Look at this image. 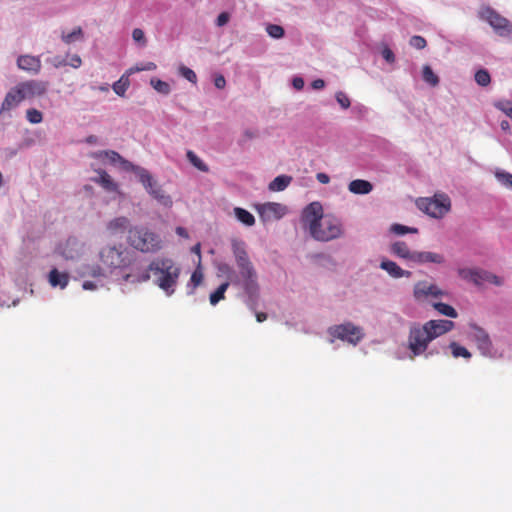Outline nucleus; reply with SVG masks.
Instances as JSON below:
<instances>
[{"instance_id":"f257e3e1","label":"nucleus","mask_w":512,"mask_h":512,"mask_svg":"<svg viewBox=\"0 0 512 512\" xmlns=\"http://www.w3.org/2000/svg\"><path fill=\"white\" fill-rule=\"evenodd\" d=\"M180 273L181 268L173 259L158 257L150 262L147 269L142 271L132 269L123 274L122 279L127 283H143L147 282L152 275L154 283L166 295L171 296L175 292Z\"/></svg>"},{"instance_id":"f03ea898","label":"nucleus","mask_w":512,"mask_h":512,"mask_svg":"<svg viewBox=\"0 0 512 512\" xmlns=\"http://www.w3.org/2000/svg\"><path fill=\"white\" fill-rule=\"evenodd\" d=\"M302 219L313 239L328 242L343 235V224L332 214H324L320 202H312L305 207Z\"/></svg>"},{"instance_id":"7ed1b4c3","label":"nucleus","mask_w":512,"mask_h":512,"mask_svg":"<svg viewBox=\"0 0 512 512\" xmlns=\"http://www.w3.org/2000/svg\"><path fill=\"white\" fill-rule=\"evenodd\" d=\"M232 252L235 257L239 275L235 277V279H232L231 282L234 285H241L248 296L246 303L248 307L254 311L259 297L257 272L249 259L244 241L234 239L232 241Z\"/></svg>"},{"instance_id":"20e7f679","label":"nucleus","mask_w":512,"mask_h":512,"mask_svg":"<svg viewBox=\"0 0 512 512\" xmlns=\"http://www.w3.org/2000/svg\"><path fill=\"white\" fill-rule=\"evenodd\" d=\"M100 263L109 274L125 271L135 262V255L122 244L106 245L99 251Z\"/></svg>"},{"instance_id":"39448f33","label":"nucleus","mask_w":512,"mask_h":512,"mask_svg":"<svg viewBox=\"0 0 512 512\" xmlns=\"http://www.w3.org/2000/svg\"><path fill=\"white\" fill-rule=\"evenodd\" d=\"M128 244L142 253H156L162 248L159 234L145 226H134L128 230Z\"/></svg>"},{"instance_id":"423d86ee","label":"nucleus","mask_w":512,"mask_h":512,"mask_svg":"<svg viewBox=\"0 0 512 512\" xmlns=\"http://www.w3.org/2000/svg\"><path fill=\"white\" fill-rule=\"evenodd\" d=\"M431 342L432 337L429 336L428 331L425 329L424 325L413 323L410 326L407 339V348L410 352V359L424 355Z\"/></svg>"},{"instance_id":"0eeeda50","label":"nucleus","mask_w":512,"mask_h":512,"mask_svg":"<svg viewBox=\"0 0 512 512\" xmlns=\"http://www.w3.org/2000/svg\"><path fill=\"white\" fill-rule=\"evenodd\" d=\"M133 171L138 176L139 181L145 190L161 205L165 207L172 206V198L165 193L162 187L154 180L148 170L141 167H133Z\"/></svg>"},{"instance_id":"6e6552de","label":"nucleus","mask_w":512,"mask_h":512,"mask_svg":"<svg viewBox=\"0 0 512 512\" xmlns=\"http://www.w3.org/2000/svg\"><path fill=\"white\" fill-rule=\"evenodd\" d=\"M417 206L428 215L441 218L450 210L451 202L447 195L439 194L433 198H420L417 201Z\"/></svg>"},{"instance_id":"1a4fd4ad","label":"nucleus","mask_w":512,"mask_h":512,"mask_svg":"<svg viewBox=\"0 0 512 512\" xmlns=\"http://www.w3.org/2000/svg\"><path fill=\"white\" fill-rule=\"evenodd\" d=\"M328 334L335 339L348 342L352 345H357L364 338L363 329L352 322L333 325L328 328Z\"/></svg>"},{"instance_id":"9d476101","label":"nucleus","mask_w":512,"mask_h":512,"mask_svg":"<svg viewBox=\"0 0 512 512\" xmlns=\"http://www.w3.org/2000/svg\"><path fill=\"white\" fill-rule=\"evenodd\" d=\"M447 293L437 285L426 280L418 281L413 288V296L417 302H432V299L441 298Z\"/></svg>"},{"instance_id":"9b49d317","label":"nucleus","mask_w":512,"mask_h":512,"mask_svg":"<svg viewBox=\"0 0 512 512\" xmlns=\"http://www.w3.org/2000/svg\"><path fill=\"white\" fill-rule=\"evenodd\" d=\"M482 18L490 24L499 36L507 37L511 34L512 25L509 20L494 9L490 7L485 8L482 11Z\"/></svg>"},{"instance_id":"f8f14e48","label":"nucleus","mask_w":512,"mask_h":512,"mask_svg":"<svg viewBox=\"0 0 512 512\" xmlns=\"http://www.w3.org/2000/svg\"><path fill=\"white\" fill-rule=\"evenodd\" d=\"M25 100L42 97L48 91L49 83L42 80H27L18 83Z\"/></svg>"},{"instance_id":"ddd939ff","label":"nucleus","mask_w":512,"mask_h":512,"mask_svg":"<svg viewBox=\"0 0 512 512\" xmlns=\"http://www.w3.org/2000/svg\"><path fill=\"white\" fill-rule=\"evenodd\" d=\"M83 244L75 237H69L60 244L57 252L66 260H75L81 256Z\"/></svg>"},{"instance_id":"4468645a","label":"nucleus","mask_w":512,"mask_h":512,"mask_svg":"<svg viewBox=\"0 0 512 512\" xmlns=\"http://www.w3.org/2000/svg\"><path fill=\"white\" fill-rule=\"evenodd\" d=\"M423 325L428 331L429 336L432 337V341L451 331L455 326L453 321L443 319L429 320Z\"/></svg>"},{"instance_id":"2eb2a0df","label":"nucleus","mask_w":512,"mask_h":512,"mask_svg":"<svg viewBox=\"0 0 512 512\" xmlns=\"http://www.w3.org/2000/svg\"><path fill=\"white\" fill-rule=\"evenodd\" d=\"M472 339L476 342V345L478 349L480 350L481 354L484 356L491 355L492 351V342L490 340V337L488 333L481 327L477 325H472Z\"/></svg>"},{"instance_id":"dca6fc26","label":"nucleus","mask_w":512,"mask_h":512,"mask_svg":"<svg viewBox=\"0 0 512 512\" xmlns=\"http://www.w3.org/2000/svg\"><path fill=\"white\" fill-rule=\"evenodd\" d=\"M23 101H25L24 96L17 84L14 87H12L5 95V98L0 108V115H2L5 112H9L12 109H15Z\"/></svg>"},{"instance_id":"f3484780","label":"nucleus","mask_w":512,"mask_h":512,"mask_svg":"<svg viewBox=\"0 0 512 512\" xmlns=\"http://www.w3.org/2000/svg\"><path fill=\"white\" fill-rule=\"evenodd\" d=\"M19 69L32 74H37L41 70V61L38 57L31 55H22L17 59Z\"/></svg>"},{"instance_id":"a211bd4d","label":"nucleus","mask_w":512,"mask_h":512,"mask_svg":"<svg viewBox=\"0 0 512 512\" xmlns=\"http://www.w3.org/2000/svg\"><path fill=\"white\" fill-rule=\"evenodd\" d=\"M390 252L403 260H406L410 263H413L414 255L416 251H412L406 242L404 241H396L391 244Z\"/></svg>"},{"instance_id":"6ab92c4d","label":"nucleus","mask_w":512,"mask_h":512,"mask_svg":"<svg viewBox=\"0 0 512 512\" xmlns=\"http://www.w3.org/2000/svg\"><path fill=\"white\" fill-rule=\"evenodd\" d=\"M445 258L440 253L430 252V251H416L414 255V264H426V263H435L442 264L444 263Z\"/></svg>"},{"instance_id":"aec40b11","label":"nucleus","mask_w":512,"mask_h":512,"mask_svg":"<svg viewBox=\"0 0 512 512\" xmlns=\"http://www.w3.org/2000/svg\"><path fill=\"white\" fill-rule=\"evenodd\" d=\"M380 268L385 270L393 278L410 277L411 272L403 270L396 262L384 259L380 263Z\"/></svg>"},{"instance_id":"412c9836","label":"nucleus","mask_w":512,"mask_h":512,"mask_svg":"<svg viewBox=\"0 0 512 512\" xmlns=\"http://www.w3.org/2000/svg\"><path fill=\"white\" fill-rule=\"evenodd\" d=\"M48 280L52 287L59 286L63 289L69 283V274L66 272H59L56 268H53L49 272Z\"/></svg>"},{"instance_id":"4be33fe9","label":"nucleus","mask_w":512,"mask_h":512,"mask_svg":"<svg viewBox=\"0 0 512 512\" xmlns=\"http://www.w3.org/2000/svg\"><path fill=\"white\" fill-rule=\"evenodd\" d=\"M348 189L353 194L365 195L373 190V185L367 180L356 179L349 183Z\"/></svg>"},{"instance_id":"5701e85b","label":"nucleus","mask_w":512,"mask_h":512,"mask_svg":"<svg viewBox=\"0 0 512 512\" xmlns=\"http://www.w3.org/2000/svg\"><path fill=\"white\" fill-rule=\"evenodd\" d=\"M93 181L101 185L105 190L109 192H114L118 188L117 184L113 181L111 176L104 170H99L98 177L94 178Z\"/></svg>"},{"instance_id":"b1692460","label":"nucleus","mask_w":512,"mask_h":512,"mask_svg":"<svg viewBox=\"0 0 512 512\" xmlns=\"http://www.w3.org/2000/svg\"><path fill=\"white\" fill-rule=\"evenodd\" d=\"M97 156L105 157L112 164L119 163L124 168H129L130 166H132V164L129 161L125 160L118 152L113 150L102 151L98 153Z\"/></svg>"},{"instance_id":"393cba45","label":"nucleus","mask_w":512,"mask_h":512,"mask_svg":"<svg viewBox=\"0 0 512 512\" xmlns=\"http://www.w3.org/2000/svg\"><path fill=\"white\" fill-rule=\"evenodd\" d=\"M131 74H128V70L126 71L125 74H123L119 80H117L113 85H112V89L113 91L118 95V96H125V93L127 91V89L129 88L130 86V80H129V76Z\"/></svg>"},{"instance_id":"a878e982","label":"nucleus","mask_w":512,"mask_h":512,"mask_svg":"<svg viewBox=\"0 0 512 512\" xmlns=\"http://www.w3.org/2000/svg\"><path fill=\"white\" fill-rule=\"evenodd\" d=\"M291 181H292L291 176H287V175L277 176L273 181L270 182L269 189L271 191H283L284 189H286L289 186Z\"/></svg>"},{"instance_id":"bb28decb","label":"nucleus","mask_w":512,"mask_h":512,"mask_svg":"<svg viewBox=\"0 0 512 512\" xmlns=\"http://www.w3.org/2000/svg\"><path fill=\"white\" fill-rule=\"evenodd\" d=\"M433 308L440 314L450 317V318H457L458 313L457 311L449 304L442 303V302H431Z\"/></svg>"},{"instance_id":"cd10ccee","label":"nucleus","mask_w":512,"mask_h":512,"mask_svg":"<svg viewBox=\"0 0 512 512\" xmlns=\"http://www.w3.org/2000/svg\"><path fill=\"white\" fill-rule=\"evenodd\" d=\"M234 214L236 218L246 226H252L255 223L254 216L244 208H234Z\"/></svg>"},{"instance_id":"c85d7f7f","label":"nucleus","mask_w":512,"mask_h":512,"mask_svg":"<svg viewBox=\"0 0 512 512\" xmlns=\"http://www.w3.org/2000/svg\"><path fill=\"white\" fill-rule=\"evenodd\" d=\"M262 209H263L264 213L272 214L276 218H281L285 214V211H286L285 206H283L282 204H279V203H274V202L264 204Z\"/></svg>"},{"instance_id":"c756f323","label":"nucleus","mask_w":512,"mask_h":512,"mask_svg":"<svg viewBox=\"0 0 512 512\" xmlns=\"http://www.w3.org/2000/svg\"><path fill=\"white\" fill-rule=\"evenodd\" d=\"M85 275L93 277V278H104L107 277L109 272L105 269V267L100 265H91L86 268Z\"/></svg>"},{"instance_id":"7c9ffc66","label":"nucleus","mask_w":512,"mask_h":512,"mask_svg":"<svg viewBox=\"0 0 512 512\" xmlns=\"http://www.w3.org/2000/svg\"><path fill=\"white\" fill-rule=\"evenodd\" d=\"M423 80L429 85L435 87L439 84L438 76L433 72L429 65H424L422 70Z\"/></svg>"},{"instance_id":"2f4dec72","label":"nucleus","mask_w":512,"mask_h":512,"mask_svg":"<svg viewBox=\"0 0 512 512\" xmlns=\"http://www.w3.org/2000/svg\"><path fill=\"white\" fill-rule=\"evenodd\" d=\"M186 156L189 162L198 170L202 172L209 171V167L193 151L188 150Z\"/></svg>"},{"instance_id":"473e14b6","label":"nucleus","mask_w":512,"mask_h":512,"mask_svg":"<svg viewBox=\"0 0 512 512\" xmlns=\"http://www.w3.org/2000/svg\"><path fill=\"white\" fill-rule=\"evenodd\" d=\"M129 224V220L126 217H118L113 220H111L108 223L107 228L110 231L116 232L119 230H124Z\"/></svg>"},{"instance_id":"72a5a7b5","label":"nucleus","mask_w":512,"mask_h":512,"mask_svg":"<svg viewBox=\"0 0 512 512\" xmlns=\"http://www.w3.org/2000/svg\"><path fill=\"white\" fill-rule=\"evenodd\" d=\"M449 347L453 357L455 358L463 357L469 359L471 357V353L465 347L460 346L456 342H451Z\"/></svg>"},{"instance_id":"f704fd0d","label":"nucleus","mask_w":512,"mask_h":512,"mask_svg":"<svg viewBox=\"0 0 512 512\" xmlns=\"http://www.w3.org/2000/svg\"><path fill=\"white\" fill-rule=\"evenodd\" d=\"M229 286V282L222 283L211 295L210 303L216 305L220 300L224 299V294Z\"/></svg>"},{"instance_id":"c9c22d12","label":"nucleus","mask_w":512,"mask_h":512,"mask_svg":"<svg viewBox=\"0 0 512 512\" xmlns=\"http://www.w3.org/2000/svg\"><path fill=\"white\" fill-rule=\"evenodd\" d=\"M150 84L157 92L161 94L167 95L171 91L170 85L160 79L152 78Z\"/></svg>"},{"instance_id":"e433bc0d","label":"nucleus","mask_w":512,"mask_h":512,"mask_svg":"<svg viewBox=\"0 0 512 512\" xmlns=\"http://www.w3.org/2000/svg\"><path fill=\"white\" fill-rule=\"evenodd\" d=\"M26 119L31 124H39L43 120V114L35 108H30L26 111Z\"/></svg>"},{"instance_id":"4c0bfd02","label":"nucleus","mask_w":512,"mask_h":512,"mask_svg":"<svg viewBox=\"0 0 512 512\" xmlns=\"http://www.w3.org/2000/svg\"><path fill=\"white\" fill-rule=\"evenodd\" d=\"M83 36V32H82V29L81 27H77L75 28L72 32L70 33H62V40L66 43V44H70L78 39H81Z\"/></svg>"},{"instance_id":"58836bf2","label":"nucleus","mask_w":512,"mask_h":512,"mask_svg":"<svg viewBox=\"0 0 512 512\" xmlns=\"http://www.w3.org/2000/svg\"><path fill=\"white\" fill-rule=\"evenodd\" d=\"M390 231L396 235H404L407 233H417L418 232L417 228L408 227V226H405L402 224H397V223L393 224L390 227Z\"/></svg>"},{"instance_id":"ea45409f","label":"nucleus","mask_w":512,"mask_h":512,"mask_svg":"<svg viewBox=\"0 0 512 512\" xmlns=\"http://www.w3.org/2000/svg\"><path fill=\"white\" fill-rule=\"evenodd\" d=\"M156 68H157V66L154 62L141 63V64L135 65L134 67L129 68L128 74H133V73L141 72V71H153Z\"/></svg>"},{"instance_id":"a19ab883","label":"nucleus","mask_w":512,"mask_h":512,"mask_svg":"<svg viewBox=\"0 0 512 512\" xmlns=\"http://www.w3.org/2000/svg\"><path fill=\"white\" fill-rule=\"evenodd\" d=\"M266 32L268 33V35L270 37L275 38V39L282 38L285 33L283 27L280 25H276V24H269L266 27Z\"/></svg>"},{"instance_id":"79ce46f5","label":"nucleus","mask_w":512,"mask_h":512,"mask_svg":"<svg viewBox=\"0 0 512 512\" xmlns=\"http://www.w3.org/2000/svg\"><path fill=\"white\" fill-rule=\"evenodd\" d=\"M490 80V75L486 70H478L475 74V81L481 86H487Z\"/></svg>"},{"instance_id":"37998d69","label":"nucleus","mask_w":512,"mask_h":512,"mask_svg":"<svg viewBox=\"0 0 512 512\" xmlns=\"http://www.w3.org/2000/svg\"><path fill=\"white\" fill-rule=\"evenodd\" d=\"M484 275V283L485 282H488V283H491V284H494L496 286H501L503 284V279L489 271H486L485 270V273H483Z\"/></svg>"},{"instance_id":"c03bdc74","label":"nucleus","mask_w":512,"mask_h":512,"mask_svg":"<svg viewBox=\"0 0 512 512\" xmlns=\"http://www.w3.org/2000/svg\"><path fill=\"white\" fill-rule=\"evenodd\" d=\"M409 43L412 47L418 50L424 49L427 45L425 38L418 35L412 36Z\"/></svg>"},{"instance_id":"a18cd8bd","label":"nucleus","mask_w":512,"mask_h":512,"mask_svg":"<svg viewBox=\"0 0 512 512\" xmlns=\"http://www.w3.org/2000/svg\"><path fill=\"white\" fill-rule=\"evenodd\" d=\"M336 101L343 109H348L351 105L349 97L342 91H339L335 95Z\"/></svg>"},{"instance_id":"49530a36","label":"nucleus","mask_w":512,"mask_h":512,"mask_svg":"<svg viewBox=\"0 0 512 512\" xmlns=\"http://www.w3.org/2000/svg\"><path fill=\"white\" fill-rule=\"evenodd\" d=\"M132 38L135 42L140 43L142 46H145L147 43L145 34H144L143 30L140 28H135L132 31Z\"/></svg>"},{"instance_id":"de8ad7c7","label":"nucleus","mask_w":512,"mask_h":512,"mask_svg":"<svg viewBox=\"0 0 512 512\" xmlns=\"http://www.w3.org/2000/svg\"><path fill=\"white\" fill-rule=\"evenodd\" d=\"M180 72H181V75L184 78H186L188 81H190L192 83H196L197 76H196V73L192 69L183 66L180 68Z\"/></svg>"},{"instance_id":"09e8293b","label":"nucleus","mask_w":512,"mask_h":512,"mask_svg":"<svg viewBox=\"0 0 512 512\" xmlns=\"http://www.w3.org/2000/svg\"><path fill=\"white\" fill-rule=\"evenodd\" d=\"M496 176L503 185L512 189V174L502 172V173H497Z\"/></svg>"},{"instance_id":"8fccbe9b","label":"nucleus","mask_w":512,"mask_h":512,"mask_svg":"<svg viewBox=\"0 0 512 512\" xmlns=\"http://www.w3.org/2000/svg\"><path fill=\"white\" fill-rule=\"evenodd\" d=\"M483 273H485V270L475 269L471 282H473L475 285H482L484 283Z\"/></svg>"},{"instance_id":"3c124183","label":"nucleus","mask_w":512,"mask_h":512,"mask_svg":"<svg viewBox=\"0 0 512 512\" xmlns=\"http://www.w3.org/2000/svg\"><path fill=\"white\" fill-rule=\"evenodd\" d=\"M474 270L475 269L463 268V269H459L458 274L461 278L471 281Z\"/></svg>"},{"instance_id":"603ef678","label":"nucleus","mask_w":512,"mask_h":512,"mask_svg":"<svg viewBox=\"0 0 512 512\" xmlns=\"http://www.w3.org/2000/svg\"><path fill=\"white\" fill-rule=\"evenodd\" d=\"M229 19H230V15H229V13H227V12H222V13H220V14L218 15L217 20H216V24H217V26H219V27L224 26L225 24H227V23H228Z\"/></svg>"},{"instance_id":"864d4df0","label":"nucleus","mask_w":512,"mask_h":512,"mask_svg":"<svg viewBox=\"0 0 512 512\" xmlns=\"http://www.w3.org/2000/svg\"><path fill=\"white\" fill-rule=\"evenodd\" d=\"M203 280V274L201 271L195 270L191 275V282L194 286H198Z\"/></svg>"},{"instance_id":"5fc2aeb1","label":"nucleus","mask_w":512,"mask_h":512,"mask_svg":"<svg viewBox=\"0 0 512 512\" xmlns=\"http://www.w3.org/2000/svg\"><path fill=\"white\" fill-rule=\"evenodd\" d=\"M382 56L383 58L389 62V63H392L394 62L395 60V56H394V53L391 49L389 48H384L383 51H382Z\"/></svg>"},{"instance_id":"6e6d98bb","label":"nucleus","mask_w":512,"mask_h":512,"mask_svg":"<svg viewBox=\"0 0 512 512\" xmlns=\"http://www.w3.org/2000/svg\"><path fill=\"white\" fill-rule=\"evenodd\" d=\"M81 64H82V60H81L80 56L77 54L72 55L70 58V61L67 62V65H70L73 68H78L81 66Z\"/></svg>"},{"instance_id":"4d7b16f0","label":"nucleus","mask_w":512,"mask_h":512,"mask_svg":"<svg viewBox=\"0 0 512 512\" xmlns=\"http://www.w3.org/2000/svg\"><path fill=\"white\" fill-rule=\"evenodd\" d=\"M214 84L218 89H223L226 85V80H225L224 76H222V75L216 76L214 79Z\"/></svg>"},{"instance_id":"13d9d810","label":"nucleus","mask_w":512,"mask_h":512,"mask_svg":"<svg viewBox=\"0 0 512 512\" xmlns=\"http://www.w3.org/2000/svg\"><path fill=\"white\" fill-rule=\"evenodd\" d=\"M256 136H257V132L256 131L251 130V129H246L243 132V141L251 140V139L255 138Z\"/></svg>"},{"instance_id":"bf43d9fd","label":"nucleus","mask_w":512,"mask_h":512,"mask_svg":"<svg viewBox=\"0 0 512 512\" xmlns=\"http://www.w3.org/2000/svg\"><path fill=\"white\" fill-rule=\"evenodd\" d=\"M292 85L296 90H301L304 87V80L301 77H295Z\"/></svg>"},{"instance_id":"052dcab7","label":"nucleus","mask_w":512,"mask_h":512,"mask_svg":"<svg viewBox=\"0 0 512 512\" xmlns=\"http://www.w3.org/2000/svg\"><path fill=\"white\" fill-rule=\"evenodd\" d=\"M316 179L321 183V184H328L329 181H330V177L326 174V173H317L316 175Z\"/></svg>"},{"instance_id":"680f3d73","label":"nucleus","mask_w":512,"mask_h":512,"mask_svg":"<svg viewBox=\"0 0 512 512\" xmlns=\"http://www.w3.org/2000/svg\"><path fill=\"white\" fill-rule=\"evenodd\" d=\"M311 86L315 90L322 89L325 86V82L322 79H316L311 83Z\"/></svg>"},{"instance_id":"e2e57ef3","label":"nucleus","mask_w":512,"mask_h":512,"mask_svg":"<svg viewBox=\"0 0 512 512\" xmlns=\"http://www.w3.org/2000/svg\"><path fill=\"white\" fill-rule=\"evenodd\" d=\"M53 65L56 68H59V67H62V66H66L67 65V61L65 59L60 58V57H55L53 59Z\"/></svg>"},{"instance_id":"0e129e2a","label":"nucleus","mask_w":512,"mask_h":512,"mask_svg":"<svg viewBox=\"0 0 512 512\" xmlns=\"http://www.w3.org/2000/svg\"><path fill=\"white\" fill-rule=\"evenodd\" d=\"M82 287L84 290H94L96 289V284L91 281H85Z\"/></svg>"},{"instance_id":"69168bd1","label":"nucleus","mask_w":512,"mask_h":512,"mask_svg":"<svg viewBox=\"0 0 512 512\" xmlns=\"http://www.w3.org/2000/svg\"><path fill=\"white\" fill-rule=\"evenodd\" d=\"M176 233H177V235H179L181 237H184V238H188L189 237L187 230L185 228H183V227H177L176 228Z\"/></svg>"},{"instance_id":"338daca9","label":"nucleus","mask_w":512,"mask_h":512,"mask_svg":"<svg viewBox=\"0 0 512 512\" xmlns=\"http://www.w3.org/2000/svg\"><path fill=\"white\" fill-rule=\"evenodd\" d=\"M267 319V314L264 312H257L256 313V320L257 322H263Z\"/></svg>"},{"instance_id":"774afa93","label":"nucleus","mask_w":512,"mask_h":512,"mask_svg":"<svg viewBox=\"0 0 512 512\" xmlns=\"http://www.w3.org/2000/svg\"><path fill=\"white\" fill-rule=\"evenodd\" d=\"M500 126H501V129L504 130V131H507L509 130V122L507 120H503L501 123H500Z\"/></svg>"}]
</instances>
